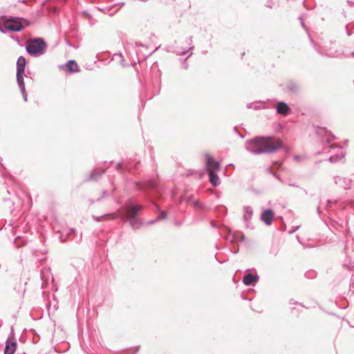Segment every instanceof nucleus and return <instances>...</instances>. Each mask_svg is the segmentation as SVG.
I'll use <instances>...</instances> for the list:
<instances>
[{
    "label": "nucleus",
    "mask_w": 354,
    "mask_h": 354,
    "mask_svg": "<svg viewBox=\"0 0 354 354\" xmlns=\"http://www.w3.org/2000/svg\"><path fill=\"white\" fill-rule=\"evenodd\" d=\"M283 147L281 140L272 137H257L245 142V149L254 154L275 152Z\"/></svg>",
    "instance_id": "1"
},
{
    "label": "nucleus",
    "mask_w": 354,
    "mask_h": 354,
    "mask_svg": "<svg viewBox=\"0 0 354 354\" xmlns=\"http://www.w3.org/2000/svg\"><path fill=\"white\" fill-rule=\"evenodd\" d=\"M26 51L32 56L43 55L46 49V44L41 38L31 40L26 44Z\"/></svg>",
    "instance_id": "2"
},
{
    "label": "nucleus",
    "mask_w": 354,
    "mask_h": 354,
    "mask_svg": "<svg viewBox=\"0 0 354 354\" xmlns=\"http://www.w3.org/2000/svg\"><path fill=\"white\" fill-rule=\"evenodd\" d=\"M142 208V206L134 205H129L125 208V214L124 215V217L126 220L129 221L131 226L134 229L139 228L142 225L137 217L138 211Z\"/></svg>",
    "instance_id": "3"
},
{
    "label": "nucleus",
    "mask_w": 354,
    "mask_h": 354,
    "mask_svg": "<svg viewBox=\"0 0 354 354\" xmlns=\"http://www.w3.org/2000/svg\"><path fill=\"white\" fill-rule=\"evenodd\" d=\"M24 29L23 25L16 19L10 18L0 24V31L3 33L8 32H19Z\"/></svg>",
    "instance_id": "4"
},
{
    "label": "nucleus",
    "mask_w": 354,
    "mask_h": 354,
    "mask_svg": "<svg viewBox=\"0 0 354 354\" xmlns=\"http://www.w3.org/2000/svg\"><path fill=\"white\" fill-rule=\"evenodd\" d=\"M327 149H329L328 152L331 153V155L328 158V161L330 162L339 161L345 156L344 149L335 144H328L324 147V150H326Z\"/></svg>",
    "instance_id": "5"
},
{
    "label": "nucleus",
    "mask_w": 354,
    "mask_h": 354,
    "mask_svg": "<svg viewBox=\"0 0 354 354\" xmlns=\"http://www.w3.org/2000/svg\"><path fill=\"white\" fill-rule=\"evenodd\" d=\"M26 60L24 57L20 56L17 61V81L21 82L24 80V75Z\"/></svg>",
    "instance_id": "6"
},
{
    "label": "nucleus",
    "mask_w": 354,
    "mask_h": 354,
    "mask_svg": "<svg viewBox=\"0 0 354 354\" xmlns=\"http://www.w3.org/2000/svg\"><path fill=\"white\" fill-rule=\"evenodd\" d=\"M206 168L208 172L212 171V172H216L220 169V165L218 162L216 161L214 158H212L209 154H206Z\"/></svg>",
    "instance_id": "7"
},
{
    "label": "nucleus",
    "mask_w": 354,
    "mask_h": 354,
    "mask_svg": "<svg viewBox=\"0 0 354 354\" xmlns=\"http://www.w3.org/2000/svg\"><path fill=\"white\" fill-rule=\"evenodd\" d=\"M334 183L335 185H338L339 187L343 188L344 189H349L351 184V180L346 178L341 177L339 176H334L333 178Z\"/></svg>",
    "instance_id": "8"
},
{
    "label": "nucleus",
    "mask_w": 354,
    "mask_h": 354,
    "mask_svg": "<svg viewBox=\"0 0 354 354\" xmlns=\"http://www.w3.org/2000/svg\"><path fill=\"white\" fill-rule=\"evenodd\" d=\"M253 215V210L250 206H245L243 207V220L247 227L252 228L250 220Z\"/></svg>",
    "instance_id": "9"
},
{
    "label": "nucleus",
    "mask_w": 354,
    "mask_h": 354,
    "mask_svg": "<svg viewBox=\"0 0 354 354\" xmlns=\"http://www.w3.org/2000/svg\"><path fill=\"white\" fill-rule=\"evenodd\" d=\"M274 217V212L272 209H266L261 213V219L267 225H270L272 224V220Z\"/></svg>",
    "instance_id": "10"
},
{
    "label": "nucleus",
    "mask_w": 354,
    "mask_h": 354,
    "mask_svg": "<svg viewBox=\"0 0 354 354\" xmlns=\"http://www.w3.org/2000/svg\"><path fill=\"white\" fill-rule=\"evenodd\" d=\"M259 277L257 275L247 274L243 279V282L246 286H251L257 282Z\"/></svg>",
    "instance_id": "11"
},
{
    "label": "nucleus",
    "mask_w": 354,
    "mask_h": 354,
    "mask_svg": "<svg viewBox=\"0 0 354 354\" xmlns=\"http://www.w3.org/2000/svg\"><path fill=\"white\" fill-rule=\"evenodd\" d=\"M289 111V106L285 102H279L277 106V111L279 114L286 115Z\"/></svg>",
    "instance_id": "12"
},
{
    "label": "nucleus",
    "mask_w": 354,
    "mask_h": 354,
    "mask_svg": "<svg viewBox=\"0 0 354 354\" xmlns=\"http://www.w3.org/2000/svg\"><path fill=\"white\" fill-rule=\"evenodd\" d=\"M66 68L71 73L77 72L80 71L79 66L74 60H69L66 64Z\"/></svg>",
    "instance_id": "13"
},
{
    "label": "nucleus",
    "mask_w": 354,
    "mask_h": 354,
    "mask_svg": "<svg viewBox=\"0 0 354 354\" xmlns=\"http://www.w3.org/2000/svg\"><path fill=\"white\" fill-rule=\"evenodd\" d=\"M208 174L209 176L210 183L214 187H216L220 183V179L218 176L216 174L215 172H212V171H210V172H208Z\"/></svg>",
    "instance_id": "14"
},
{
    "label": "nucleus",
    "mask_w": 354,
    "mask_h": 354,
    "mask_svg": "<svg viewBox=\"0 0 354 354\" xmlns=\"http://www.w3.org/2000/svg\"><path fill=\"white\" fill-rule=\"evenodd\" d=\"M16 350V343H8L4 350V354H13Z\"/></svg>",
    "instance_id": "15"
},
{
    "label": "nucleus",
    "mask_w": 354,
    "mask_h": 354,
    "mask_svg": "<svg viewBox=\"0 0 354 354\" xmlns=\"http://www.w3.org/2000/svg\"><path fill=\"white\" fill-rule=\"evenodd\" d=\"M17 84L19 85L20 91H21V94L23 95L24 100L25 102H26L27 101V94H26V92L25 84H24V80L21 81V82H20V81L17 82Z\"/></svg>",
    "instance_id": "16"
},
{
    "label": "nucleus",
    "mask_w": 354,
    "mask_h": 354,
    "mask_svg": "<svg viewBox=\"0 0 354 354\" xmlns=\"http://www.w3.org/2000/svg\"><path fill=\"white\" fill-rule=\"evenodd\" d=\"M104 172V170H100V171L95 170L93 172H91V174L90 175V179L95 180L97 176L102 175Z\"/></svg>",
    "instance_id": "17"
},
{
    "label": "nucleus",
    "mask_w": 354,
    "mask_h": 354,
    "mask_svg": "<svg viewBox=\"0 0 354 354\" xmlns=\"http://www.w3.org/2000/svg\"><path fill=\"white\" fill-rule=\"evenodd\" d=\"M167 218V214L166 212L162 211L160 212L159 216L156 218V221H160L162 219H165Z\"/></svg>",
    "instance_id": "18"
},
{
    "label": "nucleus",
    "mask_w": 354,
    "mask_h": 354,
    "mask_svg": "<svg viewBox=\"0 0 354 354\" xmlns=\"http://www.w3.org/2000/svg\"><path fill=\"white\" fill-rule=\"evenodd\" d=\"M326 141L329 143L333 139H334V136L330 135V134H328V135H326Z\"/></svg>",
    "instance_id": "19"
},
{
    "label": "nucleus",
    "mask_w": 354,
    "mask_h": 354,
    "mask_svg": "<svg viewBox=\"0 0 354 354\" xmlns=\"http://www.w3.org/2000/svg\"><path fill=\"white\" fill-rule=\"evenodd\" d=\"M227 240L230 241H234V235H232V234H229L227 236Z\"/></svg>",
    "instance_id": "20"
},
{
    "label": "nucleus",
    "mask_w": 354,
    "mask_h": 354,
    "mask_svg": "<svg viewBox=\"0 0 354 354\" xmlns=\"http://www.w3.org/2000/svg\"><path fill=\"white\" fill-rule=\"evenodd\" d=\"M194 205L195 207H201L200 203H199L198 201H195V202L194 203Z\"/></svg>",
    "instance_id": "21"
},
{
    "label": "nucleus",
    "mask_w": 354,
    "mask_h": 354,
    "mask_svg": "<svg viewBox=\"0 0 354 354\" xmlns=\"http://www.w3.org/2000/svg\"><path fill=\"white\" fill-rule=\"evenodd\" d=\"M157 221L155 220H152V221H150L147 223V225H151L153 223H154L155 222H156Z\"/></svg>",
    "instance_id": "22"
},
{
    "label": "nucleus",
    "mask_w": 354,
    "mask_h": 354,
    "mask_svg": "<svg viewBox=\"0 0 354 354\" xmlns=\"http://www.w3.org/2000/svg\"><path fill=\"white\" fill-rule=\"evenodd\" d=\"M60 239H61V241H62V242H64V241H66V239H63V235L62 234L60 236Z\"/></svg>",
    "instance_id": "23"
},
{
    "label": "nucleus",
    "mask_w": 354,
    "mask_h": 354,
    "mask_svg": "<svg viewBox=\"0 0 354 354\" xmlns=\"http://www.w3.org/2000/svg\"><path fill=\"white\" fill-rule=\"evenodd\" d=\"M294 158H295V160H300V158H301L299 156H295V157H294Z\"/></svg>",
    "instance_id": "24"
},
{
    "label": "nucleus",
    "mask_w": 354,
    "mask_h": 354,
    "mask_svg": "<svg viewBox=\"0 0 354 354\" xmlns=\"http://www.w3.org/2000/svg\"><path fill=\"white\" fill-rule=\"evenodd\" d=\"M118 169H120V167H122V165L120 163H118L117 165H116Z\"/></svg>",
    "instance_id": "25"
},
{
    "label": "nucleus",
    "mask_w": 354,
    "mask_h": 354,
    "mask_svg": "<svg viewBox=\"0 0 354 354\" xmlns=\"http://www.w3.org/2000/svg\"><path fill=\"white\" fill-rule=\"evenodd\" d=\"M74 230L73 229H71L70 230V232H67V235H70L71 233L73 232Z\"/></svg>",
    "instance_id": "26"
},
{
    "label": "nucleus",
    "mask_w": 354,
    "mask_h": 354,
    "mask_svg": "<svg viewBox=\"0 0 354 354\" xmlns=\"http://www.w3.org/2000/svg\"><path fill=\"white\" fill-rule=\"evenodd\" d=\"M187 52H188V50H183L182 52H180V53H182V54H183V55H184V54L187 53Z\"/></svg>",
    "instance_id": "27"
},
{
    "label": "nucleus",
    "mask_w": 354,
    "mask_h": 354,
    "mask_svg": "<svg viewBox=\"0 0 354 354\" xmlns=\"http://www.w3.org/2000/svg\"><path fill=\"white\" fill-rule=\"evenodd\" d=\"M300 19L301 20V25H302V26L304 28V21H303V20H302V19H301V18H300Z\"/></svg>",
    "instance_id": "28"
},
{
    "label": "nucleus",
    "mask_w": 354,
    "mask_h": 354,
    "mask_svg": "<svg viewBox=\"0 0 354 354\" xmlns=\"http://www.w3.org/2000/svg\"><path fill=\"white\" fill-rule=\"evenodd\" d=\"M115 57H122V55L120 54V55H115Z\"/></svg>",
    "instance_id": "29"
},
{
    "label": "nucleus",
    "mask_w": 354,
    "mask_h": 354,
    "mask_svg": "<svg viewBox=\"0 0 354 354\" xmlns=\"http://www.w3.org/2000/svg\"><path fill=\"white\" fill-rule=\"evenodd\" d=\"M330 203H331V201H328V205H327V206H329V205H330Z\"/></svg>",
    "instance_id": "30"
},
{
    "label": "nucleus",
    "mask_w": 354,
    "mask_h": 354,
    "mask_svg": "<svg viewBox=\"0 0 354 354\" xmlns=\"http://www.w3.org/2000/svg\"><path fill=\"white\" fill-rule=\"evenodd\" d=\"M123 61H124V60H123V59H121V64H122V66H124V63H122V62H123Z\"/></svg>",
    "instance_id": "31"
},
{
    "label": "nucleus",
    "mask_w": 354,
    "mask_h": 354,
    "mask_svg": "<svg viewBox=\"0 0 354 354\" xmlns=\"http://www.w3.org/2000/svg\"><path fill=\"white\" fill-rule=\"evenodd\" d=\"M106 194V191H104V192H103V195L104 196Z\"/></svg>",
    "instance_id": "32"
},
{
    "label": "nucleus",
    "mask_w": 354,
    "mask_h": 354,
    "mask_svg": "<svg viewBox=\"0 0 354 354\" xmlns=\"http://www.w3.org/2000/svg\"><path fill=\"white\" fill-rule=\"evenodd\" d=\"M351 55H352L353 57H354V52H352Z\"/></svg>",
    "instance_id": "33"
}]
</instances>
